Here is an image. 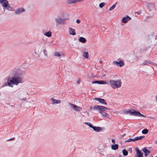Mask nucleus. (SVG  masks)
Instances as JSON below:
<instances>
[{
    "label": "nucleus",
    "instance_id": "obj_1",
    "mask_svg": "<svg viewBox=\"0 0 157 157\" xmlns=\"http://www.w3.org/2000/svg\"><path fill=\"white\" fill-rule=\"evenodd\" d=\"M10 76H11L10 78H26V75L24 72H18L17 70L12 71L10 73Z\"/></svg>",
    "mask_w": 157,
    "mask_h": 157
},
{
    "label": "nucleus",
    "instance_id": "obj_2",
    "mask_svg": "<svg viewBox=\"0 0 157 157\" xmlns=\"http://www.w3.org/2000/svg\"><path fill=\"white\" fill-rule=\"evenodd\" d=\"M22 81L23 79H11L8 80L7 82L5 83L3 86H9L13 87V85H17L18 83L22 82Z\"/></svg>",
    "mask_w": 157,
    "mask_h": 157
},
{
    "label": "nucleus",
    "instance_id": "obj_3",
    "mask_svg": "<svg viewBox=\"0 0 157 157\" xmlns=\"http://www.w3.org/2000/svg\"><path fill=\"white\" fill-rule=\"evenodd\" d=\"M121 83L120 80H110L109 81V85L113 89L120 87L121 86Z\"/></svg>",
    "mask_w": 157,
    "mask_h": 157
},
{
    "label": "nucleus",
    "instance_id": "obj_4",
    "mask_svg": "<svg viewBox=\"0 0 157 157\" xmlns=\"http://www.w3.org/2000/svg\"><path fill=\"white\" fill-rule=\"evenodd\" d=\"M93 109H94L98 110L99 112L100 113H101L102 112H104L105 110L108 109L105 107L99 105L93 106Z\"/></svg>",
    "mask_w": 157,
    "mask_h": 157
},
{
    "label": "nucleus",
    "instance_id": "obj_5",
    "mask_svg": "<svg viewBox=\"0 0 157 157\" xmlns=\"http://www.w3.org/2000/svg\"><path fill=\"white\" fill-rule=\"evenodd\" d=\"M69 105H70L71 108H72L75 110L79 112L82 109V108L76 105H75L70 103H69Z\"/></svg>",
    "mask_w": 157,
    "mask_h": 157
},
{
    "label": "nucleus",
    "instance_id": "obj_6",
    "mask_svg": "<svg viewBox=\"0 0 157 157\" xmlns=\"http://www.w3.org/2000/svg\"><path fill=\"white\" fill-rule=\"evenodd\" d=\"M8 3V0H0V4L3 7L4 10H5L6 7L7 6Z\"/></svg>",
    "mask_w": 157,
    "mask_h": 157
},
{
    "label": "nucleus",
    "instance_id": "obj_7",
    "mask_svg": "<svg viewBox=\"0 0 157 157\" xmlns=\"http://www.w3.org/2000/svg\"><path fill=\"white\" fill-rule=\"evenodd\" d=\"M67 19H62L60 17H58L55 19L56 22L58 24H65V21Z\"/></svg>",
    "mask_w": 157,
    "mask_h": 157
},
{
    "label": "nucleus",
    "instance_id": "obj_8",
    "mask_svg": "<svg viewBox=\"0 0 157 157\" xmlns=\"http://www.w3.org/2000/svg\"><path fill=\"white\" fill-rule=\"evenodd\" d=\"M131 116H134L138 117H145L143 115L141 114L139 112L136 111L133 109L132 110V114Z\"/></svg>",
    "mask_w": 157,
    "mask_h": 157
},
{
    "label": "nucleus",
    "instance_id": "obj_9",
    "mask_svg": "<svg viewBox=\"0 0 157 157\" xmlns=\"http://www.w3.org/2000/svg\"><path fill=\"white\" fill-rule=\"evenodd\" d=\"M25 11L24 8H20L17 9L15 10V14L16 15L21 14Z\"/></svg>",
    "mask_w": 157,
    "mask_h": 157
},
{
    "label": "nucleus",
    "instance_id": "obj_10",
    "mask_svg": "<svg viewBox=\"0 0 157 157\" xmlns=\"http://www.w3.org/2000/svg\"><path fill=\"white\" fill-rule=\"evenodd\" d=\"M54 56L57 57L59 59H60L61 57H64V54L61 52H56L54 53Z\"/></svg>",
    "mask_w": 157,
    "mask_h": 157
},
{
    "label": "nucleus",
    "instance_id": "obj_11",
    "mask_svg": "<svg viewBox=\"0 0 157 157\" xmlns=\"http://www.w3.org/2000/svg\"><path fill=\"white\" fill-rule=\"evenodd\" d=\"M135 150L136 152V157H143V153L141 152L138 148H136Z\"/></svg>",
    "mask_w": 157,
    "mask_h": 157
},
{
    "label": "nucleus",
    "instance_id": "obj_12",
    "mask_svg": "<svg viewBox=\"0 0 157 157\" xmlns=\"http://www.w3.org/2000/svg\"><path fill=\"white\" fill-rule=\"evenodd\" d=\"M94 100H97L99 102L103 104L107 105V103L104 99H101V98H94Z\"/></svg>",
    "mask_w": 157,
    "mask_h": 157
},
{
    "label": "nucleus",
    "instance_id": "obj_13",
    "mask_svg": "<svg viewBox=\"0 0 157 157\" xmlns=\"http://www.w3.org/2000/svg\"><path fill=\"white\" fill-rule=\"evenodd\" d=\"M113 64L120 67L124 65L123 62L121 60H120L119 62L116 61H113Z\"/></svg>",
    "mask_w": 157,
    "mask_h": 157
},
{
    "label": "nucleus",
    "instance_id": "obj_14",
    "mask_svg": "<svg viewBox=\"0 0 157 157\" xmlns=\"http://www.w3.org/2000/svg\"><path fill=\"white\" fill-rule=\"evenodd\" d=\"M50 100L52 101V104H58L61 103V101L59 100H56L52 97L51 98Z\"/></svg>",
    "mask_w": 157,
    "mask_h": 157
},
{
    "label": "nucleus",
    "instance_id": "obj_15",
    "mask_svg": "<svg viewBox=\"0 0 157 157\" xmlns=\"http://www.w3.org/2000/svg\"><path fill=\"white\" fill-rule=\"evenodd\" d=\"M131 19V18L130 17L128 16H127L126 17H124L122 19V22L123 23H126L129 20Z\"/></svg>",
    "mask_w": 157,
    "mask_h": 157
},
{
    "label": "nucleus",
    "instance_id": "obj_16",
    "mask_svg": "<svg viewBox=\"0 0 157 157\" xmlns=\"http://www.w3.org/2000/svg\"><path fill=\"white\" fill-rule=\"evenodd\" d=\"M147 6L150 10H154L155 9V5L154 3H148L147 4Z\"/></svg>",
    "mask_w": 157,
    "mask_h": 157
},
{
    "label": "nucleus",
    "instance_id": "obj_17",
    "mask_svg": "<svg viewBox=\"0 0 157 157\" xmlns=\"http://www.w3.org/2000/svg\"><path fill=\"white\" fill-rule=\"evenodd\" d=\"M149 64L154 65H156V63L151 62L150 60H146L143 63V65H149Z\"/></svg>",
    "mask_w": 157,
    "mask_h": 157
},
{
    "label": "nucleus",
    "instance_id": "obj_18",
    "mask_svg": "<svg viewBox=\"0 0 157 157\" xmlns=\"http://www.w3.org/2000/svg\"><path fill=\"white\" fill-rule=\"evenodd\" d=\"M92 83H98V84H106V82L105 81L103 80L96 81H92Z\"/></svg>",
    "mask_w": 157,
    "mask_h": 157
},
{
    "label": "nucleus",
    "instance_id": "obj_19",
    "mask_svg": "<svg viewBox=\"0 0 157 157\" xmlns=\"http://www.w3.org/2000/svg\"><path fill=\"white\" fill-rule=\"evenodd\" d=\"M69 32L70 35H75L76 34L75 29L72 28H70L69 29Z\"/></svg>",
    "mask_w": 157,
    "mask_h": 157
},
{
    "label": "nucleus",
    "instance_id": "obj_20",
    "mask_svg": "<svg viewBox=\"0 0 157 157\" xmlns=\"http://www.w3.org/2000/svg\"><path fill=\"white\" fill-rule=\"evenodd\" d=\"M143 151L145 153V156H147L150 153V152L148 150L146 147H144L143 148Z\"/></svg>",
    "mask_w": 157,
    "mask_h": 157
},
{
    "label": "nucleus",
    "instance_id": "obj_21",
    "mask_svg": "<svg viewBox=\"0 0 157 157\" xmlns=\"http://www.w3.org/2000/svg\"><path fill=\"white\" fill-rule=\"evenodd\" d=\"M92 128L97 132H99L102 130L101 128L99 127H95L93 126Z\"/></svg>",
    "mask_w": 157,
    "mask_h": 157
},
{
    "label": "nucleus",
    "instance_id": "obj_22",
    "mask_svg": "<svg viewBox=\"0 0 157 157\" xmlns=\"http://www.w3.org/2000/svg\"><path fill=\"white\" fill-rule=\"evenodd\" d=\"M44 34V36L47 37H50L52 36V33L51 31H49L45 32Z\"/></svg>",
    "mask_w": 157,
    "mask_h": 157
},
{
    "label": "nucleus",
    "instance_id": "obj_23",
    "mask_svg": "<svg viewBox=\"0 0 157 157\" xmlns=\"http://www.w3.org/2000/svg\"><path fill=\"white\" fill-rule=\"evenodd\" d=\"M81 2L80 0H68V3L69 4H72L76 3L77 2Z\"/></svg>",
    "mask_w": 157,
    "mask_h": 157
},
{
    "label": "nucleus",
    "instance_id": "obj_24",
    "mask_svg": "<svg viewBox=\"0 0 157 157\" xmlns=\"http://www.w3.org/2000/svg\"><path fill=\"white\" fill-rule=\"evenodd\" d=\"M118 146L117 144H113L111 146V148L113 150H116L118 149Z\"/></svg>",
    "mask_w": 157,
    "mask_h": 157
},
{
    "label": "nucleus",
    "instance_id": "obj_25",
    "mask_svg": "<svg viewBox=\"0 0 157 157\" xmlns=\"http://www.w3.org/2000/svg\"><path fill=\"white\" fill-rule=\"evenodd\" d=\"M79 40L80 42L83 43H85L86 42V39L83 37H81L79 38Z\"/></svg>",
    "mask_w": 157,
    "mask_h": 157
},
{
    "label": "nucleus",
    "instance_id": "obj_26",
    "mask_svg": "<svg viewBox=\"0 0 157 157\" xmlns=\"http://www.w3.org/2000/svg\"><path fill=\"white\" fill-rule=\"evenodd\" d=\"M145 136H137L135 137V140H141L144 138Z\"/></svg>",
    "mask_w": 157,
    "mask_h": 157
},
{
    "label": "nucleus",
    "instance_id": "obj_27",
    "mask_svg": "<svg viewBox=\"0 0 157 157\" xmlns=\"http://www.w3.org/2000/svg\"><path fill=\"white\" fill-rule=\"evenodd\" d=\"M83 56L86 59H88L89 57V53L88 52H84L83 53Z\"/></svg>",
    "mask_w": 157,
    "mask_h": 157
},
{
    "label": "nucleus",
    "instance_id": "obj_28",
    "mask_svg": "<svg viewBox=\"0 0 157 157\" xmlns=\"http://www.w3.org/2000/svg\"><path fill=\"white\" fill-rule=\"evenodd\" d=\"M117 5V2H116L112 6H111L109 9V10L110 11H111L113 10L115 7Z\"/></svg>",
    "mask_w": 157,
    "mask_h": 157
},
{
    "label": "nucleus",
    "instance_id": "obj_29",
    "mask_svg": "<svg viewBox=\"0 0 157 157\" xmlns=\"http://www.w3.org/2000/svg\"><path fill=\"white\" fill-rule=\"evenodd\" d=\"M122 153L123 155L124 156H127L128 154V152L125 149H124L122 151Z\"/></svg>",
    "mask_w": 157,
    "mask_h": 157
},
{
    "label": "nucleus",
    "instance_id": "obj_30",
    "mask_svg": "<svg viewBox=\"0 0 157 157\" xmlns=\"http://www.w3.org/2000/svg\"><path fill=\"white\" fill-rule=\"evenodd\" d=\"M135 141V138L134 139H129L128 140H126L124 141L125 142H130Z\"/></svg>",
    "mask_w": 157,
    "mask_h": 157
},
{
    "label": "nucleus",
    "instance_id": "obj_31",
    "mask_svg": "<svg viewBox=\"0 0 157 157\" xmlns=\"http://www.w3.org/2000/svg\"><path fill=\"white\" fill-rule=\"evenodd\" d=\"M33 55L36 56H39V53L38 51H37L36 49L34 50Z\"/></svg>",
    "mask_w": 157,
    "mask_h": 157
},
{
    "label": "nucleus",
    "instance_id": "obj_32",
    "mask_svg": "<svg viewBox=\"0 0 157 157\" xmlns=\"http://www.w3.org/2000/svg\"><path fill=\"white\" fill-rule=\"evenodd\" d=\"M148 132V130L147 129H144L143 130L142 132L143 134H147Z\"/></svg>",
    "mask_w": 157,
    "mask_h": 157
},
{
    "label": "nucleus",
    "instance_id": "obj_33",
    "mask_svg": "<svg viewBox=\"0 0 157 157\" xmlns=\"http://www.w3.org/2000/svg\"><path fill=\"white\" fill-rule=\"evenodd\" d=\"M132 110H133V109H131L130 110H129L126 111L124 112V114H128L129 113L130 114V115H131V114H132Z\"/></svg>",
    "mask_w": 157,
    "mask_h": 157
},
{
    "label": "nucleus",
    "instance_id": "obj_34",
    "mask_svg": "<svg viewBox=\"0 0 157 157\" xmlns=\"http://www.w3.org/2000/svg\"><path fill=\"white\" fill-rule=\"evenodd\" d=\"M85 124H86L88 125L91 128H93V126L90 123L88 122H86L85 123Z\"/></svg>",
    "mask_w": 157,
    "mask_h": 157
},
{
    "label": "nucleus",
    "instance_id": "obj_35",
    "mask_svg": "<svg viewBox=\"0 0 157 157\" xmlns=\"http://www.w3.org/2000/svg\"><path fill=\"white\" fill-rule=\"evenodd\" d=\"M43 52L44 55L47 57L48 56V53L47 50L45 49H44Z\"/></svg>",
    "mask_w": 157,
    "mask_h": 157
},
{
    "label": "nucleus",
    "instance_id": "obj_36",
    "mask_svg": "<svg viewBox=\"0 0 157 157\" xmlns=\"http://www.w3.org/2000/svg\"><path fill=\"white\" fill-rule=\"evenodd\" d=\"M105 5V3L102 2L100 4L99 6L101 8H102Z\"/></svg>",
    "mask_w": 157,
    "mask_h": 157
},
{
    "label": "nucleus",
    "instance_id": "obj_37",
    "mask_svg": "<svg viewBox=\"0 0 157 157\" xmlns=\"http://www.w3.org/2000/svg\"><path fill=\"white\" fill-rule=\"evenodd\" d=\"M102 115L103 117H108L109 116V114L107 113H103L102 114Z\"/></svg>",
    "mask_w": 157,
    "mask_h": 157
},
{
    "label": "nucleus",
    "instance_id": "obj_38",
    "mask_svg": "<svg viewBox=\"0 0 157 157\" xmlns=\"http://www.w3.org/2000/svg\"><path fill=\"white\" fill-rule=\"evenodd\" d=\"M6 8L7 10H11V8L10 7V6L8 5V4L7 5V6L6 7Z\"/></svg>",
    "mask_w": 157,
    "mask_h": 157
},
{
    "label": "nucleus",
    "instance_id": "obj_39",
    "mask_svg": "<svg viewBox=\"0 0 157 157\" xmlns=\"http://www.w3.org/2000/svg\"><path fill=\"white\" fill-rule=\"evenodd\" d=\"M14 139H15V138L14 137H13V138H10V139H9V140H8L6 141H11V140H14Z\"/></svg>",
    "mask_w": 157,
    "mask_h": 157
},
{
    "label": "nucleus",
    "instance_id": "obj_40",
    "mask_svg": "<svg viewBox=\"0 0 157 157\" xmlns=\"http://www.w3.org/2000/svg\"><path fill=\"white\" fill-rule=\"evenodd\" d=\"M81 82V79H78L77 82V83L78 84H80Z\"/></svg>",
    "mask_w": 157,
    "mask_h": 157
},
{
    "label": "nucleus",
    "instance_id": "obj_41",
    "mask_svg": "<svg viewBox=\"0 0 157 157\" xmlns=\"http://www.w3.org/2000/svg\"><path fill=\"white\" fill-rule=\"evenodd\" d=\"M76 22L78 24H79L80 22V21L78 19L76 20Z\"/></svg>",
    "mask_w": 157,
    "mask_h": 157
},
{
    "label": "nucleus",
    "instance_id": "obj_42",
    "mask_svg": "<svg viewBox=\"0 0 157 157\" xmlns=\"http://www.w3.org/2000/svg\"><path fill=\"white\" fill-rule=\"evenodd\" d=\"M112 142L114 144L115 143V140H114L113 139H112Z\"/></svg>",
    "mask_w": 157,
    "mask_h": 157
},
{
    "label": "nucleus",
    "instance_id": "obj_43",
    "mask_svg": "<svg viewBox=\"0 0 157 157\" xmlns=\"http://www.w3.org/2000/svg\"><path fill=\"white\" fill-rule=\"evenodd\" d=\"M102 62V61L101 60H100L99 63H101Z\"/></svg>",
    "mask_w": 157,
    "mask_h": 157
},
{
    "label": "nucleus",
    "instance_id": "obj_44",
    "mask_svg": "<svg viewBox=\"0 0 157 157\" xmlns=\"http://www.w3.org/2000/svg\"><path fill=\"white\" fill-rule=\"evenodd\" d=\"M95 77L94 76H93V77H92V76H91L90 77H91V78H94V77Z\"/></svg>",
    "mask_w": 157,
    "mask_h": 157
},
{
    "label": "nucleus",
    "instance_id": "obj_45",
    "mask_svg": "<svg viewBox=\"0 0 157 157\" xmlns=\"http://www.w3.org/2000/svg\"><path fill=\"white\" fill-rule=\"evenodd\" d=\"M156 100H157V96H156Z\"/></svg>",
    "mask_w": 157,
    "mask_h": 157
},
{
    "label": "nucleus",
    "instance_id": "obj_46",
    "mask_svg": "<svg viewBox=\"0 0 157 157\" xmlns=\"http://www.w3.org/2000/svg\"><path fill=\"white\" fill-rule=\"evenodd\" d=\"M81 0V2H82V1H83L84 0Z\"/></svg>",
    "mask_w": 157,
    "mask_h": 157
},
{
    "label": "nucleus",
    "instance_id": "obj_47",
    "mask_svg": "<svg viewBox=\"0 0 157 157\" xmlns=\"http://www.w3.org/2000/svg\"><path fill=\"white\" fill-rule=\"evenodd\" d=\"M109 157H114V156H110Z\"/></svg>",
    "mask_w": 157,
    "mask_h": 157
},
{
    "label": "nucleus",
    "instance_id": "obj_48",
    "mask_svg": "<svg viewBox=\"0 0 157 157\" xmlns=\"http://www.w3.org/2000/svg\"><path fill=\"white\" fill-rule=\"evenodd\" d=\"M156 143L157 144V141H156Z\"/></svg>",
    "mask_w": 157,
    "mask_h": 157
},
{
    "label": "nucleus",
    "instance_id": "obj_49",
    "mask_svg": "<svg viewBox=\"0 0 157 157\" xmlns=\"http://www.w3.org/2000/svg\"><path fill=\"white\" fill-rule=\"evenodd\" d=\"M25 98H23V99H25Z\"/></svg>",
    "mask_w": 157,
    "mask_h": 157
},
{
    "label": "nucleus",
    "instance_id": "obj_50",
    "mask_svg": "<svg viewBox=\"0 0 157 157\" xmlns=\"http://www.w3.org/2000/svg\"><path fill=\"white\" fill-rule=\"evenodd\" d=\"M156 157H157V156H156Z\"/></svg>",
    "mask_w": 157,
    "mask_h": 157
}]
</instances>
